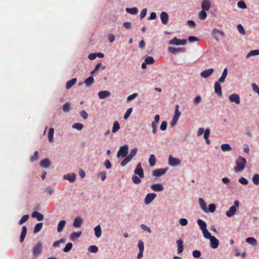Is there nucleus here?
Instances as JSON below:
<instances>
[{"label":"nucleus","instance_id":"f257e3e1","mask_svg":"<svg viewBox=\"0 0 259 259\" xmlns=\"http://www.w3.org/2000/svg\"><path fill=\"white\" fill-rule=\"evenodd\" d=\"M100 68H101L102 70H104L106 69V66H103L101 63H99L96 65L94 70L91 72L92 76L87 78L84 81V83L87 87L91 85L94 82V79L93 75H95Z\"/></svg>","mask_w":259,"mask_h":259},{"label":"nucleus","instance_id":"f03ea898","mask_svg":"<svg viewBox=\"0 0 259 259\" xmlns=\"http://www.w3.org/2000/svg\"><path fill=\"white\" fill-rule=\"evenodd\" d=\"M236 166L234 168V170L236 172H238L244 169L246 160L245 158L239 156L236 160Z\"/></svg>","mask_w":259,"mask_h":259},{"label":"nucleus","instance_id":"7ed1b4c3","mask_svg":"<svg viewBox=\"0 0 259 259\" xmlns=\"http://www.w3.org/2000/svg\"><path fill=\"white\" fill-rule=\"evenodd\" d=\"M239 206V202L238 200L234 201V204L229 209V210L227 211L226 214L228 217H233L236 212V208Z\"/></svg>","mask_w":259,"mask_h":259},{"label":"nucleus","instance_id":"20e7f679","mask_svg":"<svg viewBox=\"0 0 259 259\" xmlns=\"http://www.w3.org/2000/svg\"><path fill=\"white\" fill-rule=\"evenodd\" d=\"M128 151V147L127 145H124L123 146L120 147L117 154V157H125Z\"/></svg>","mask_w":259,"mask_h":259},{"label":"nucleus","instance_id":"39448f33","mask_svg":"<svg viewBox=\"0 0 259 259\" xmlns=\"http://www.w3.org/2000/svg\"><path fill=\"white\" fill-rule=\"evenodd\" d=\"M181 161L179 158H175L170 155L168 157V164L169 165L175 167L179 166L181 164Z\"/></svg>","mask_w":259,"mask_h":259},{"label":"nucleus","instance_id":"423d86ee","mask_svg":"<svg viewBox=\"0 0 259 259\" xmlns=\"http://www.w3.org/2000/svg\"><path fill=\"white\" fill-rule=\"evenodd\" d=\"M213 37L217 41L219 40V36L224 37L225 36V33L222 30H220L217 28H214L211 32Z\"/></svg>","mask_w":259,"mask_h":259},{"label":"nucleus","instance_id":"0eeeda50","mask_svg":"<svg viewBox=\"0 0 259 259\" xmlns=\"http://www.w3.org/2000/svg\"><path fill=\"white\" fill-rule=\"evenodd\" d=\"M186 39H180L175 37L169 41V45H184L186 44Z\"/></svg>","mask_w":259,"mask_h":259},{"label":"nucleus","instance_id":"6e6552de","mask_svg":"<svg viewBox=\"0 0 259 259\" xmlns=\"http://www.w3.org/2000/svg\"><path fill=\"white\" fill-rule=\"evenodd\" d=\"M156 194L154 193H148L145 197L144 202L146 204H149L156 197Z\"/></svg>","mask_w":259,"mask_h":259},{"label":"nucleus","instance_id":"1a4fd4ad","mask_svg":"<svg viewBox=\"0 0 259 259\" xmlns=\"http://www.w3.org/2000/svg\"><path fill=\"white\" fill-rule=\"evenodd\" d=\"M42 251V244L40 242L37 244L33 248V254L34 256H37L41 253Z\"/></svg>","mask_w":259,"mask_h":259},{"label":"nucleus","instance_id":"9d476101","mask_svg":"<svg viewBox=\"0 0 259 259\" xmlns=\"http://www.w3.org/2000/svg\"><path fill=\"white\" fill-rule=\"evenodd\" d=\"M134 172L135 174L138 175L141 178H143L144 177V172L142 168L141 163H139L137 164Z\"/></svg>","mask_w":259,"mask_h":259},{"label":"nucleus","instance_id":"9b49d317","mask_svg":"<svg viewBox=\"0 0 259 259\" xmlns=\"http://www.w3.org/2000/svg\"><path fill=\"white\" fill-rule=\"evenodd\" d=\"M166 171V168L156 169L153 171L152 175L154 177H159L164 175Z\"/></svg>","mask_w":259,"mask_h":259},{"label":"nucleus","instance_id":"f8f14e48","mask_svg":"<svg viewBox=\"0 0 259 259\" xmlns=\"http://www.w3.org/2000/svg\"><path fill=\"white\" fill-rule=\"evenodd\" d=\"M209 239L210 240V246L211 248L215 249L218 247L219 245V241L214 236H212Z\"/></svg>","mask_w":259,"mask_h":259},{"label":"nucleus","instance_id":"ddd939ff","mask_svg":"<svg viewBox=\"0 0 259 259\" xmlns=\"http://www.w3.org/2000/svg\"><path fill=\"white\" fill-rule=\"evenodd\" d=\"M229 98L231 102H234L237 104L240 103L239 96L237 94H233L230 95Z\"/></svg>","mask_w":259,"mask_h":259},{"label":"nucleus","instance_id":"4468645a","mask_svg":"<svg viewBox=\"0 0 259 259\" xmlns=\"http://www.w3.org/2000/svg\"><path fill=\"white\" fill-rule=\"evenodd\" d=\"M214 92L219 96H222V87L219 82H215L214 84Z\"/></svg>","mask_w":259,"mask_h":259},{"label":"nucleus","instance_id":"2eb2a0df","mask_svg":"<svg viewBox=\"0 0 259 259\" xmlns=\"http://www.w3.org/2000/svg\"><path fill=\"white\" fill-rule=\"evenodd\" d=\"M168 50L174 54H176L179 53L185 52L186 51L185 48H176L174 47H169Z\"/></svg>","mask_w":259,"mask_h":259},{"label":"nucleus","instance_id":"dca6fc26","mask_svg":"<svg viewBox=\"0 0 259 259\" xmlns=\"http://www.w3.org/2000/svg\"><path fill=\"white\" fill-rule=\"evenodd\" d=\"M214 71L213 69L210 68L206 69L201 72L200 75L202 77L206 78L208 77Z\"/></svg>","mask_w":259,"mask_h":259},{"label":"nucleus","instance_id":"f3484780","mask_svg":"<svg viewBox=\"0 0 259 259\" xmlns=\"http://www.w3.org/2000/svg\"><path fill=\"white\" fill-rule=\"evenodd\" d=\"M160 19L161 20V22L163 24L166 25L168 23V15L167 13L165 12H162L160 14Z\"/></svg>","mask_w":259,"mask_h":259},{"label":"nucleus","instance_id":"a211bd4d","mask_svg":"<svg viewBox=\"0 0 259 259\" xmlns=\"http://www.w3.org/2000/svg\"><path fill=\"white\" fill-rule=\"evenodd\" d=\"M111 93L108 91H100L98 93V96L101 99H105L107 97H110Z\"/></svg>","mask_w":259,"mask_h":259},{"label":"nucleus","instance_id":"6ab92c4d","mask_svg":"<svg viewBox=\"0 0 259 259\" xmlns=\"http://www.w3.org/2000/svg\"><path fill=\"white\" fill-rule=\"evenodd\" d=\"M210 8V3L209 0H203L201 3V8L203 10L208 11Z\"/></svg>","mask_w":259,"mask_h":259},{"label":"nucleus","instance_id":"aec40b11","mask_svg":"<svg viewBox=\"0 0 259 259\" xmlns=\"http://www.w3.org/2000/svg\"><path fill=\"white\" fill-rule=\"evenodd\" d=\"M151 188L154 191H162L164 189L162 185L160 183L153 184Z\"/></svg>","mask_w":259,"mask_h":259},{"label":"nucleus","instance_id":"412c9836","mask_svg":"<svg viewBox=\"0 0 259 259\" xmlns=\"http://www.w3.org/2000/svg\"><path fill=\"white\" fill-rule=\"evenodd\" d=\"M63 178L65 180H67L70 182H73L75 181L76 179V176L74 173L69 174L65 175L63 176Z\"/></svg>","mask_w":259,"mask_h":259},{"label":"nucleus","instance_id":"4be33fe9","mask_svg":"<svg viewBox=\"0 0 259 259\" xmlns=\"http://www.w3.org/2000/svg\"><path fill=\"white\" fill-rule=\"evenodd\" d=\"M176 243L178 247V253H181L184 250L183 241L180 239L178 240Z\"/></svg>","mask_w":259,"mask_h":259},{"label":"nucleus","instance_id":"5701e85b","mask_svg":"<svg viewBox=\"0 0 259 259\" xmlns=\"http://www.w3.org/2000/svg\"><path fill=\"white\" fill-rule=\"evenodd\" d=\"M31 216L32 218H36L37 220L38 221H41L43 220L44 218V215L41 213L36 211H34L32 213Z\"/></svg>","mask_w":259,"mask_h":259},{"label":"nucleus","instance_id":"b1692460","mask_svg":"<svg viewBox=\"0 0 259 259\" xmlns=\"http://www.w3.org/2000/svg\"><path fill=\"white\" fill-rule=\"evenodd\" d=\"M82 219L80 217H77L74 220L73 226L75 228H79L81 226L82 223Z\"/></svg>","mask_w":259,"mask_h":259},{"label":"nucleus","instance_id":"393cba45","mask_svg":"<svg viewBox=\"0 0 259 259\" xmlns=\"http://www.w3.org/2000/svg\"><path fill=\"white\" fill-rule=\"evenodd\" d=\"M51 164L50 161L47 159H44V160H41L40 162V166L44 168H48L50 166Z\"/></svg>","mask_w":259,"mask_h":259},{"label":"nucleus","instance_id":"a878e982","mask_svg":"<svg viewBox=\"0 0 259 259\" xmlns=\"http://www.w3.org/2000/svg\"><path fill=\"white\" fill-rule=\"evenodd\" d=\"M27 232V227L26 226H23L22 229V232L21 233L20 237V242L22 243L24 239L25 238Z\"/></svg>","mask_w":259,"mask_h":259},{"label":"nucleus","instance_id":"bb28decb","mask_svg":"<svg viewBox=\"0 0 259 259\" xmlns=\"http://www.w3.org/2000/svg\"><path fill=\"white\" fill-rule=\"evenodd\" d=\"M77 81L76 78H73L71 80L68 81L66 84V88L68 90L70 89L73 85H74Z\"/></svg>","mask_w":259,"mask_h":259},{"label":"nucleus","instance_id":"cd10ccee","mask_svg":"<svg viewBox=\"0 0 259 259\" xmlns=\"http://www.w3.org/2000/svg\"><path fill=\"white\" fill-rule=\"evenodd\" d=\"M199 202L201 209L204 212H207V208L204 200L202 198H200L199 199Z\"/></svg>","mask_w":259,"mask_h":259},{"label":"nucleus","instance_id":"c85d7f7f","mask_svg":"<svg viewBox=\"0 0 259 259\" xmlns=\"http://www.w3.org/2000/svg\"><path fill=\"white\" fill-rule=\"evenodd\" d=\"M197 222L198 225L200 227L201 231L207 228L206 223L204 221H202L201 219H198Z\"/></svg>","mask_w":259,"mask_h":259},{"label":"nucleus","instance_id":"c756f323","mask_svg":"<svg viewBox=\"0 0 259 259\" xmlns=\"http://www.w3.org/2000/svg\"><path fill=\"white\" fill-rule=\"evenodd\" d=\"M65 225H66V221L65 220L61 221L58 225L57 231L58 232H62L65 226Z\"/></svg>","mask_w":259,"mask_h":259},{"label":"nucleus","instance_id":"7c9ffc66","mask_svg":"<svg viewBox=\"0 0 259 259\" xmlns=\"http://www.w3.org/2000/svg\"><path fill=\"white\" fill-rule=\"evenodd\" d=\"M81 234V232L80 231H79V232H73L71 235H70V239L72 240V241H74L75 240V239H76L77 238H79L80 235Z\"/></svg>","mask_w":259,"mask_h":259},{"label":"nucleus","instance_id":"2f4dec72","mask_svg":"<svg viewBox=\"0 0 259 259\" xmlns=\"http://www.w3.org/2000/svg\"><path fill=\"white\" fill-rule=\"evenodd\" d=\"M246 241L248 244L253 246H256L257 244V241L253 237H248L246 239Z\"/></svg>","mask_w":259,"mask_h":259},{"label":"nucleus","instance_id":"473e14b6","mask_svg":"<svg viewBox=\"0 0 259 259\" xmlns=\"http://www.w3.org/2000/svg\"><path fill=\"white\" fill-rule=\"evenodd\" d=\"M125 11L127 13L132 15H136L138 12V10L136 7H134L132 8H126Z\"/></svg>","mask_w":259,"mask_h":259},{"label":"nucleus","instance_id":"72a5a7b5","mask_svg":"<svg viewBox=\"0 0 259 259\" xmlns=\"http://www.w3.org/2000/svg\"><path fill=\"white\" fill-rule=\"evenodd\" d=\"M156 162V159L155 156L153 154H151L149 158V162L151 166L155 165Z\"/></svg>","mask_w":259,"mask_h":259},{"label":"nucleus","instance_id":"f704fd0d","mask_svg":"<svg viewBox=\"0 0 259 259\" xmlns=\"http://www.w3.org/2000/svg\"><path fill=\"white\" fill-rule=\"evenodd\" d=\"M94 231H95V232L96 236L97 238L100 237L101 236V234H102V231H101V229L100 226V225L97 226L95 228Z\"/></svg>","mask_w":259,"mask_h":259},{"label":"nucleus","instance_id":"c9c22d12","mask_svg":"<svg viewBox=\"0 0 259 259\" xmlns=\"http://www.w3.org/2000/svg\"><path fill=\"white\" fill-rule=\"evenodd\" d=\"M54 128L53 127L50 128L48 133V139L49 141L51 143L53 142L54 141Z\"/></svg>","mask_w":259,"mask_h":259},{"label":"nucleus","instance_id":"e433bc0d","mask_svg":"<svg viewBox=\"0 0 259 259\" xmlns=\"http://www.w3.org/2000/svg\"><path fill=\"white\" fill-rule=\"evenodd\" d=\"M221 149L223 151H230L232 150V148L228 144H223L221 145Z\"/></svg>","mask_w":259,"mask_h":259},{"label":"nucleus","instance_id":"4c0bfd02","mask_svg":"<svg viewBox=\"0 0 259 259\" xmlns=\"http://www.w3.org/2000/svg\"><path fill=\"white\" fill-rule=\"evenodd\" d=\"M119 128H120V125H119L118 122L117 121H114L113 123L112 132L113 133H115L116 132H117L119 130Z\"/></svg>","mask_w":259,"mask_h":259},{"label":"nucleus","instance_id":"58836bf2","mask_svg":"<svg viewBox=\"0 0 259 259\" xmlns=\"http://www.w3.org/2000/svg\"><path fill=\"white\" fill-rule=\"evenodd\" d=\"M71 104L69 102H66L63 106V110L64 112H68L71 109Z\"/></svg>","mask_w":259,"mask_h":259},{"label":"nucleus","instance_id":"ea45409f","mask_svg":"<svg viewBox=\"0 0 259 259\" xmlns=\"http://www.w3.org/2000/svg\"><path fill=\"white\" fill-rule=\"evenodd\" d=\"M259 55V50H255L250 51L246 55V58H249L253 56Z\"/></svg>","mask_w":259,"mask_h":259},{"label":"nucleus","instance_id":"a19ab883","mask_svg":"<svg viewBox=\"0 0 259 259\" xmlns=\"http://www.w3.org/2000/svg\"><path fill=\"white\" fill-rule=\"evenodd\" d=\"M138 152V149L137 148H133L130 152V154L127 156L131 159H132L134 156H136Z\"/></svg>","mask_w":259,"mask_h":259},{"label":"nucleus","instance_id":"79ce46f5","mask_svg":"<svg viewBox=\"0 0 259 259\" xmlns=\"http://www.w3.org/2000/svg\"><path fill=\"white\" fill-rule=\"evenodd\" d=\"M179 106L178 105H177L175 107V114L174 116H173V117L177 118L178 119L181 115V112L179 111Z\"/></svg>","mask_w":259,"mask_h":259},{"label":"nucleus","instance_id":"37998d69","mask_svg":"<svg viewBox=\"0 0 259 259\" xmlns=\"http://www.w3.org/2000/svg\"><path fill=\"white\" fill-rule=\"evenodd\" d=\"M43 224L42 223H37L34 228V233H36L38 232L42 228Z\"/></svg>","mask_w":259,"mask_h":259},{"label":"nucleus","instance_id":"c03bdc74","mask_svg":"<svg viewBox=\"0 0 259 259\" xmlns=\"http://www.w3.org/2000/svg\"><path fill=\"white\" fill-rule=\"evenodd\" d=\"M145 62L147 64H153L155 62V60L152 57L148 56L145 58Z\"/></svg>","mask_w":259,"mask_h":259},{"label":"nucleus","instance_id":"a18cd8bd","mask_svg":"<svg viewBox=\"0 0 259 259\" xmlns=\"http://www.w3.org/2000/svg\"><path fill=\"white\" fill-rule=\"evenodd\" d=\"M29 215L28 214H25V215H24L22 218L21 219H20V220L19 221V224L20 225H22L23 224H24L25 222H26L28 219H29Z\"/></svg>","mask_w":259,"mask_h":259},{"label":"nucleus","instance_id":"49530a36","mask_svg":"<svg viewBox=\"0 0 259 259\" xmlns=\"http://www.w3.org/2000/svg\"><path fill=\"white\" fill-rule=\"evenodd\" d=\"M207 14L205 10H202L199 13V18L201 20H204L206 18Z\"/></svg>","mask_w":259,"mask_h":259},{"label":"nucleus","instance_id":"de8ad7c7","mask_svg":"<svg viewBox=\"0 0 259 259\" xmlns=\"http://www.w3.org/2000/svg\"><path fill=\"white\" fill-rule=\"evenodd\" d=\"M66 242V240L64 238H62L60 240L55 241L54 242L53 245L54 247H57L59 246L61 243H64Z\"/></svg>","mask_w":259,"mask_h":259},{"label":"nucleus","instance_id":"09e8293b","mask_svg":"<svg viewBox=\"0 0 259 259\" xmlns=\"http://www.w3.org/2000/svg\"><path fill=\"white\" fill-rule=\"evenodd\" d=\"M204 237L206 239L210 238L212 236H211V234L208 232L207 228L202 231Z\"/></svg>","mask_w":259,"mask_h":259},{"label":"nucleus","instance_id":"8fccbe9b","mask_svg":"<svg viewBox=\"0 0 259 259\" xmlns=\"http://www.w3.org/2000/svg\"><path fill=\"white\" fill-rule=\"evenodd\" d=\"M72 127L77 130L80 131L83 127V125L80 123H74L72 125Z\"/></svg>","mask_w":259,"mask_h":259},{"label":"nucleus","instance_id":"3c124183","mask_svg":"<svg viewBox=\"0 0 259 259\" xmlns=\"http://www.w3.org/2000/svg\"><path fill=\"white\" fill-rule=\"evenodd\" d=\"M252 182L256 185H258L259 184V175L258 174H255L253 176Z\"/></svg>","mask_w":259,"mask_h":259},{"label":"nucleus","instance_id":"603ef678","mask_svg":"<svg viewBox=\"0 0 259 259\" xmlns=\"http://www.w3.org/2000/svg\"><path fill=\"white\" fill-rule=\"evenodd\" d=\"M88 250L93 253H96L98 251V248L95 245H91L88 248Z\"/></svg>","mask_w":259,"mask_h":259},{"label":"nucleus","instance_id":"864d4df0","mask_svg":"<svg viewBox=\"0 0 259 259\" xmlns=\"http://www.w3.org/2000/svg\"><path fill=\"white\" fill-rule=\"evenodd\" d=\"M72 247V244L71 242L68 243L65 248L63 249V251L65 252H67L69 251Z\"/></svg>","mask_w":259,"mask_h":259},{"label":"nucleus","instance_id":"5fc2aeb1","mask_svg":"<svg viewBox=\"0 0 259 259\" xmlns=\"http://www.w3.org/2000/svg\"><path fill=\"white\" fill-rule=\"evenodd\" d=\"M237 29L239 33L242 35H244L245 34V30L243 28V27L241 24H238L237 26Z\"/></svg>","mask_w":259,"mask_h":259},{"label":"nucleus","instance_id":"6e6d98bb","mask_svg":"<svg viewBox=\"0 0 259 259\" xmlns=\"http://www.w3.org/2000/svg\"><path fill=\"white\" fill-rule=\"evenodd\" d=\"M131 159L128 156H126L121 162L120 165L121 166H124Z\"/></svg>","mask_w":259,"mask_h":259},{"label":"nucleus","instance_id":"4d7b16f0","mask_svg":"<svg viewBox=\"0 0 259 259\" xmlns=\"http://www.w3.org/2000/svg\"><path fill=\"white\" fill-rule=\"evenodd\" d=\"M38 151H35L34 153V155L33 156H31L30 159V160L31 162H33L34 161H36L38 159Z\"/></svg>","mask_w":259,"mask_h":259},{"label":"nucleus","instance_id":"13d9d810","mask_svg":"<svg viewBox=\"0 0 259 259\" xmlns=\"http://www.w3.org/2000/svg\"><path fill=\"white\" fill-rule=\"evenodd\" d=\"M251 87L253 91L259 95V87L256 85V84L255 83H253L251 84Z\"/></svg>","mask_w":259,"mask_h":259},{"label":"nucleus","instance_id":"bf43d9fd","mask_svg":"<svg viewBox=\"0 0 259 259\" xmlns=\"http://www.w3.org/2000/svg\"><path fill=\"white\" fill-rule=\"evenodd\" d=\"M133 111V108H130L129 109H128L127 110V111H126L124 115V118L125 119H127L128 118V117H129V116L130 115V114H131L132 112Z\"/></svg>","mask_w":259,"mask_h":259},{"label":"nucleus","instance_id":"052dcab7","mask_svg":"<svg viewBox=\"0 0 259 259\" xmlns=\"http://www.w3.org/2000/svg\"><path fill=\"white\" fill-rule=\"evenodd\" d=\"M237 5H238V7H239L240 8H241V9H246V5L245 4L244 2L243 1H240L239 2H238Z\"/></svg>","mask_w":259,"mask_h":259},{"label":"nucleus","instance_id":"680f3d73","mask_svg":"<svg viewBox=\"0 0 259 259\" xmlns=\"http://www.w3.org/2000/svg\"><path fill=\"white\" fill-rule=\"evenodd\" d=\"M132 180L136 184H139L141 182V180L136 175L132 177Z\"/></svg>","mask_w":259,"mask_h":259},{"label":"nucleus","instance_id":"e2e57ef3","mask_svg":"<svg viewBox=\"0 0 259 259\" xmlns=\"http://www.w3.org/2000/svg\"><path fill=\"white\" fill-rule=\"evenodd\" d=\"M238 181L240 183L243 185H247L248 183V180L244 177L240 178Z\"/></svg>","mask_w":259,"mask_h":259},{"label":"nucleus","instance_id":"0e129e2a","mask_svg":"<svg viewBox=\"0 0 259 259\" xmlns=\"http://www.w3.org/2000/svg\"><path fill=\"white\" fill-rule=\"evenodd\" d=\"M192 255L194 257L198 258L201 256V252L199 250H195L193 251Z\"/></svg>","mask_w":259,"mask_h":259},{"label":"nucleus","instance_id":"69168bd1","mask_svg":"<svg viewBox=\"0 0 259 259\" xmlns=\"http://www.w3.org/2000/svg\"><path fill=\"white\" fill-rule=\"evenodd\" d=\"M147 9H146V8L143 9L141 11L140 15V19L142 20L145 17V16L146 15V14H147Z\"/></svg>","mask_w":259,"mask_h":259},{"label":"nucleus","instance_id":"338daca9","mask_svg":"<svg viewBox=\"0 0 259 259\" xmlns=\"http://www.w3.org/2000/svg\"><path fill=\"white\" fill-rule=\"evenodd\" d=\"M180 224L183 226H185L188 224V221L186 219L182 218L180 219Z\"/></svg>","mask_w":259,"mask_h":259},{"label":"nucleus","instance_id":"774afa93","mask_svg":"<svg viewBox=\"0 0 259 259\" xmlns=\"http://www.w3.org/2000/svg\"><path fill=\"white\" fill-rule=\"evenodd\" d=\"M104 165L107 169H110L111 167V162L108 159H107L105 161Z\"/></svg>","mask_w":259,"mask_h":259}]
</instances>
